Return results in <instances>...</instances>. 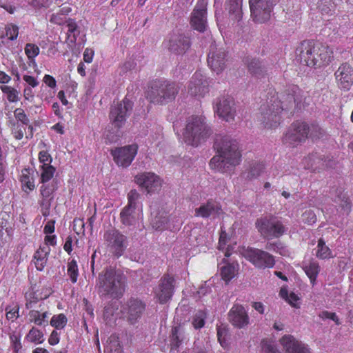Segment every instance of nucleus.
Listing matches in <instances>:
<instances>
[{"instance_id": "f257e3e1", "label": "nucleus", "mask_w": 353, "mask_h": 353, "mask_svg": "<svg viewBox=\"0 0 353 353\" xmlns=\"http://www.w3.org/2000/svg\"><path fill=\"white\" fill-rule=\"evenodd\" d=\"M214 148L217 155L211 160L210 165L218 171L225 172L239 164L241 154L238 141L228 134H216Z\"/></svg>"}, {"instance_id": "f03ea898", "label": "nucleus", "mask_w": 353, "mask_h": 353, "mask_svg": "<svg viewBox=\"0 0 353 353\" xmlns=\"http://www.w3.org/2000/svg\"><path fill=\"white\" fill-rule=\"evenodd\" d=\"M296 52L301 63L314 68L327 65L333 58V52L328 46L314 40L303 41Z\"/></svg>"}, {"instance_id": "7ed1b4c3", "label": "nucleus", "mask_w": 353, "mask_h": 353, "mask_svg": "<svg viewBox=\"0 0 353 353\" xmlns=\"http://www.w3.org/2000/svg\"><path fill=\"white\" fill-rule=\"evenodd\" d=\"M97 287L101 297L120 298L125 291V276L113 268H106L99 273Z\"/></svg>"}, {"instance_id": "20e7f679", "label": "nucleus", "mask_w": 353, "mask_h": 353, "mask_svg": "<svg viewBox=\"0 0 353 353\" xmlns=\"http://www.w3.org/2000/svg\"><path fill=\"white\" fill-rule=\"evenodd\" d=\"M280 102L278 93L274 90H270L266 95L265 102L261 105L257 115L258 120L265 128H274L280 123V114L283 111Z\"/></svg>"}, {"instance_id": "39448f33", "label": "nucleus", "mask_w": 353, "mask_h": 353, "mask_svg": "<svg viewBox=\"0 0 353 353\" xmlns=\"http://www.w3.org/2000/svg\"><path fill=\"white\" fill-rule=\"evenodd\" d=\"M212 134V130L203 117L192 116L187 120L183 135L187 144L196 147L205 142Z\"/></svg>"}, {"instance_id": "423d86ee", "label": "nucleus", "mask_w": 353, "mask_h": 353, "mask_svg": "<svg viewBox=\"0 0 353 353\" xmlns=\"http://www.w3.org/2000/svg\"><path fill=\"white\" fill-rule=\"evenodd\" d=\"M179 86L175 82L155 80L146 92V98L153 103L164 104L174 100L179 93Z\"/></svg>"}, {"instance_id": "0eeeda50", "label": "nucleus", "mask_w": 353, "mask_h": 353, "mask_svg": "<svg viewBox=\"0 0 353 353\" xmlns=\"http://www.w3.org/2000/svg\"><path fill=\"white\" fill-rule=\"evenodd\" d=\"M255 226L261 236L267 239L279 238L288 230L281 219L272 215L257 219Z\"/></svg>"}, {"instance_id": "6e6552de", "label": "nucleus", "mask_w": 353, "mask_h": 353, "mask_svg": "<svg viewBox=\"0 0 353 353\" xmlns=\"http://www.w3.org/2000/svg\"><path fill=\"white\" fill-rule=\"evenodd\" d=\"M133 103L125 97L121 101H114L110 111L112 124L117 128H121L132 110Z\"/></svg>"}, {"instance_id": "1a4fd4ad", "label": "nucleus", "mask_w": 353, "mask_h": 353, "mask_svg": "<svg viewBox=\"0 0 353 353\" xmlns=\"http://www.w3.org/2000/svg\"><path fill=\"white\" fill-rule=\"evenodd\" d=\"M252 20L263 23L270 20L274 6V0H249Z\"/></svg>"}, {"instance_id": "9d476101", "label": "nucleus", "mask_w": 353, "mask_h": 353, "mask_svg": "<svg viewBox=\"0 0 353 353\" xmlns=\"http://www.w3.org/2000/svg\"><path fill=\"white\" fill-rule=\"evenodd\" d=\"M105 244L117 257L121 256L128 246V239L115 228L106 230L103 234Z\"/></svg>"}, {"instance_id": "9b49d317", "label": "nucleus", "mask_w": 353, "mask_h": 353, "mask_svg": "<svg viewBox=\"0 0 353 353\" xmlns=\"http://www.w3.org/2000/svg\"><path fill=\"white\" fill-rule=\"evenodd\" d=\"M228 52L223 48H218L215 43L210 47L208 55V64L216 74L221 72L226 67Z\"/></svg>"}, {"instance_id": "f8f14e48", "label": "nucleus", "mask_w": 353, "mask_h": 353, "mask_svg": "<svg viewBox=\"0 0 353 353\" xmlns=\"http://www.w3.org/2000/svg\"><path fill=\"white\" fill-rule=\"evenodd\" d=\"M308 123L295 121L283 137V142L290 145L304 142L308 138Z\"/></svg>"}, {"instance_id": "ddd939ff", "label": "nucleus", "mask_w": 353, "mask_h": 353, "mask_svg": "<svg viewBox=\"0 0 353 353\" xmlns=\"http://www.w3.org/2000/svg\"><path fill=\"white\" fill-rule=\"evenodd\" d=\"M135 183L148 194H153L160 191L162 180L153 172H142L134 177Z\"/></svg>"}, {"instance_id": "4468645a", "label": "nucleus", "mask_w": 353, "mask_h": 353, "mask_svg": "<svg viewBox=\"0 0 353 353\" xmlns=\"http://www.w3.org/2000/svg\"><path fill=\"white\" fill-rule=\"evenodd\" d=\"M244 255L248 260L258 268H272L275 263L272 255L259 249L248 248L245 251Z\"/></svg>"}, {"instance_id": "2eb2a0df", "label": "nucleus", "mask_w": 353, "mask_h": 353, "mask_svg": "<svg viewBox=\"0 0 353 353\" xmlns=\"http://www.w3.org/2000/svg\"><path fill=\"white\" fill-rule=\"evenodd\" d=\"M138 146L136 144L116 148L111 150V154L114 162L123 168L128 167L137 153Z\"/></svg>"}, {"instance_id": "dca6fc26", "label": "nucleus", "mask_w": 353, "mask_h": 353, "mask_svg": "<svg viewBox=\"0 0 353 353\" xmlns=\"http://www.w3.org/2000/svg\"><path fill=\"white\" fill-rule=\"evenodd\" d=\"M175 287L173 276L165 274L160 279L159 285L154 290L155 296L161 304L167 303L172 296Z\"/></svg>"}, {"instance_id": "f3484780", "label": "nucleus", "mask_w": 353, "mask_h": 353, "mask_svg": "<svg viewBox=\"0 0 353 353\" xmlns=\"http://www.w3.org/2000/svg\"><path fill=\"white\" fill-rule=\"evenodd\" d=\"M207 2L198 0L190 17L192 28L200 32H203L207 26Z\"/></svg>"}, {"instance_id": "a211bd4d", "label": "nucleus", "mask_w": 353, "mask_h": 353, "mask_svg": "<svg viewBox=\"0 0 353 353\" xmlns=\"http://www.w3.org/2000/svg\"><path fill=\"white\" fill-rule=\"evenodd\" d=\"M215 112L220 118L228 122L233 121L236 114L233 98L229 96L218 98L215 105Z\"/></svg>"}, {"instance_id": "6ab92c4d", "label": "nucleus", "mask_w": 353, "mask_h": 353, "mask_svg": "<svg viewBox=\"0 0 353 353\" xmlns=\"http://www.w3.org/2000/svg\"><path fill=\"white\" fill-rule=\"evenodd\" d=\"M229 322L236 328L242 329L250 324V317L248 311L243 305L236 303L230 310L228 314Z\"/></svg>"}, {"instance_id": "aec40b11", "label": "nucleus", "mask_w": 353, "mask_h": 353, "mask_svg": "<svg viewBox=\"0 0 353 353\" xmlns=\"http://www.w3.org/2000/svg\"><path fill=\"white\" fill-rule=\"evenodd\" d=\"M191 46L190 37L183 33H173L169 41L168 48L176 54L185 53Z\"/></svg>"}, {"instance_id": "412c9836", "label": "nucleus", "mask_w": 353, "mask_h": 353, "mask_svg": "<svg viewBox=\"0 0 353 353\" xmlns=\"http://www.w3.org/2000/svg\"><path fill=\"white\" fill-rule=\"evenodd\" d=\"M209 82L207 78L201 72H196L188 85V92L190 95L203 97L208 92Z\"/></svg>"}, {"instance_id": "4be33fe9", "label": "nucleus", "mask_w": 353, "mask_h": 353, "mask_svg": "<svg viewBox=\"0 0 353 353\" xmlns=\"http://www.w3.org/2000/svg\"><path fill=\"white\" fill-rule=\"evenodd\" d=\"M282 110L288 111L295 106L296 103L301 102V90L296 85L289 86L282 94L279 97Z\"/></svg>"}, {"instance_id": "5701e85b", "label": "nucleus", "mask_w": 353, "mask_h": 353, "mask_svg": "<svg viewBox=\"0 0 353 353\" xmlns=\"http://www.w3.org/2000/svg\"><path fill=\"white\" fill-rule=\"evenodd\" d=\"M339 87L349 90L353 84V68L347 63H342L334 73Z\"/></svg>"}, {"instance_id": "b1692460", "label": "nucleus", "mask_w": 353, "mask_h": 353, "mask_svg": "<svg viewBox=\"0 0 353 353\" xmlns=\"http://www.w3.org/2000/svg\"><path fill=\"white\" fill-rule=\"evenodd\" d=\"M223 212L221 205L216 201L210 199L206 203H202L195 209L194 216L207 219L212 217L215 219Z\"/></svg>"}, {"instance_id": "393cba45", "label": "nucleus", "mask_w": 353, "mask_h": 353, "mask_svg": "<svg viewBox=\"0 0 353 353\" xmlns=\"http://www.w3.org/2000/svg\"><path fill=\"white\" fill-rule=\"evenodd\" d=\"M281 343L288 353H310L307 345L296 340L291 335L283 336Z\"/></svg>"}, {"instance_id": "a878e982", "label": "nucleus", "mask_w": 353, "mask_h": 353, "mask_svg": "<svg viewBox=\"0 0 353 353\" xmlns=\"http://www.w3.org/2000/svg\"><path fill=\"white\" fill-rule=\"evenodd\" d=\"M128 321L130 324H134L141 318L145 309V305L141 300L130 299L127 302Z\"/></svg>"}, {"instance_id": "bb28decb", "label": "nucleus", "mask_w": 353, "mask_h": 353, "mask_svg": "<svg viewBox=\"0 0 353 353\" xmlns=\"http://www.w3.org/2000/svg\"><path fill=\"white\" fill-rule=\"evenodd\" d=\"M248 72L254 77L261 79L267 74V70L265 65L257 58L247 57L244 59Z\"/></svg>"}, {"instance_id": "cd10ccee", "label": "nucleus", "mask_w": 353, "mask_h": 353, "mask_svg": "<svg viewBox=\"0 0 353 353\" xmlns=\"http://www.w3.org/2000/svg\"><path fill=\"white\" fill-rule=\"evenodd\" d=\"M330 194L334 196V201L336 203H340L342 208L347 211L350 210V203L346 194L343 193V190L341 188H332L330 190Z\"/></svg>"}, {"instance_id": "c85d7f7f", "label": "nucleus", "mask_w": 353, "mask_h": 353, "mask_svg": "<svg viewBox=\"0 0 353 353\" xmlns=\"http://www.w3.org/2000/svg\"><path fill=\"white\" fill-rule=\"evenodd\" d=\"M239 265L237 263H225L220 268V274L223 281L228 283L237 274Z\"/></svg>"}, {"instance_id": "c756f323", "label": "nucleus", "mask_w": 353, "mask_h": 353, "mask_svg": "<svg viewBox=\"0 0 353 353\" xmlns=\"http://www.w3.org/2000/svg\"><path fill=\"white\" fill-rule=\"evenodd\" d=\"M243 0H228V10L230 16L234 19L239 21L242 17Z\"/></svg>"}, {"instance_id": "7c9ffc66", "label": "nucleus", "mask_w": 353, "mask_h": 353, "mask_svg": "<svg viewBox=\"0 0 353 353\" xmlns=\"http://www.w3.org/2000/svg\"><path fill=\"white\" fill-rule=\"evenodd\" d=\"M136 208L126 205L120 213L121 222L125 225H132L135 221Z\"/></svg>"}, {"instance_id": "2f4dec72", "label": "nucleus", "mask_w": 353, "mask_h": 353, "mask_svg": "<svg viewBox=\"0 0 353 353\" xmlns=\"http://www.w3.org/2000/svg\"><path fill=\"white\" fill-rule=\"evenodd\" d=\"M58 188V180L53 179L52 182L48 184L43 183L41 186V194L43 198V201L41 203V205H44L46 199L50 197Z\"/></svg>"}, {"instance_id": "473e14b6", "label": "nucleus", "mask_w": 353, "mask_h": 353, "mask_svg": "<svg viewBox=\"0 0 353 353\" xmlns=\"http://www.w3.org/2000/svg\"><path fill=\"white\" fill-rule=\"evenodd\" d=\"M264 170V165L261 163H253L248 172L243 174V176L246 179L251 181L261 175Z\"/></svg>"}, {"instance_id": "72a5a7b5", "label": "nucleus", "mask_w": 353, "mask_h": 353, "mask_svg": "<svg viewBox=\"0 0 353 353\" xmlns=\"http://www.w3.org/2000/svg\"><path fill=\"white\" fill-rule=\"evenodd\" d=\"M308 138L312 140L320 139L327 135L326 131L317 123L308 124Z\"/></svg>"}, {"instance_id": "f704fd0d", "label": "nucleus", "mask_w": 353, "mask_h": 353, "mask_svg": "<svg viewBox=\"0 0 353 353\" xmlns=\"http://www.w3.org/2000/svg\"><path fill=\"white\" fill-rule=\"evenodd\" d=\"M65 23L68 28V40H70V42L72 43H74L77 41V37L79 34V32L76 34V31L77 30V25L75 21L72 19L68 18L65 21Z\"/></svg>"}, {"instance_id": "c9c22d12", "label": "nucleus", "mask_w": 353, "mask_h": 353, "mask_svg": "<svg viewBox=\"0 0 353 353\" xmlns=\"http://www.w3.org/2000/svg\"><path fill=\"white\" fill-rule=\"evenodd\" d=\"M303 270L310 278V281L314 283L319 272V266L317 263L310 262L303 267Z\"/></svg>"}, {"instance_id": "e433bc0d", "label": "nucleus", "mask_w": 353, "mask_h": 353, "mask_svg": "<svg viewBox=\"0 0 353 353\" xmlns=\"http://www.w3.org/2000/svg\"><path fill=\"white\" fill-rule=\"evenodd\" d=\"M318 250L316 256L321 259H328L331 257L332 252L330 249L325 245V243L323 239L318 241Z\"/></svg>"}, {"instance_id": "4c0bfd02", "label": "nucleus", "mask_w": 353, "mask_h": 353, "mask_svg": "<svg viewBox=\"0 0 353 353\" xmlns=\"http://www.w3.org/2000/svg\"><path fill=\"white\" fill-rule=\"evenodd\" d=\"M206 314L203 310H199L194 315L192 324L195 329H200L205 325Z\"/></svg>"}, {"instance_id": "58836bf2", "label": "nucleus", "mask_w": 353, "mask_h": 353, "mask_svg": "<svg viewBox=\"0 0 353 353\" xmlns=\"http://www.w3.org/2000/svg\"><path fill=\"white\" fill-rule=\"evenodd\" d=\"M67 321L68 320L65 314H59L52 317L50 325L57 330L62 329L66 325Z\"/></svg>"}, {"instance_id": "ea45409f", "label": "nucleus", "mask_w": 353, "mask_h": 353, "mask_svg": "<svg viewBox=\"0 0 353 353\" xmlns=\"http://www.w3.org/2000/svg\"><path fill=\"white\" fill-rule=\"evenodd\" d=\"M43 170L41 174V182L46 183L52 179L55 172V168L52 165H41Z\"/></svg>"}, {"instance_id": "a19ab883", "label": "nucleus", "mask_w": 353, "mask_h": 353, "mask_svg": "<svg viewBox=\"0 0 353 353\" xmlns=\"http://www.w3.org/2000/svg\"><path fill=\"white\" fill-rule=\"evenodd\" d=\"M68 274L70 276L71 281L74 283L77 281L79 270L77 261L72 259L68 264Z\"/></svg>"}, {"instance_id": "79ce46f5", "label": "nucleus", "mask_w": 353, "mask_h": 353, "mask_svg": "<svg viewBox=\"0 0 353 353\" xmlns=\"http://www.w3.org/2000/svg\"><path fill=\"white\" fill-rule=\"evenodd\" d=\"M25 52L28 58L34 62V58L39 54V48L37 45L29 43L25 46Z\"/></svg>"}, {"instance_id": "37998d69", "label": "nucleus", "mask_w": 353, "mask_h": 353, "mask_svg": "<svg viewBox=\"0 0 353 353\" xmlns=\"http://www.w3.org/2000/svg\"><path fill=\"white\" fill-rule=\"evenodd\" d=\"M42 332L35 327H32L27 335V339L31 342L41 343L43 341Z\"/></svg>"}, {"instance_id": "c03bdc74", "label": "nucleus", "mask_w": 353, "mask_h": 353, "mask_svg": "<svg viewBox=\"0 0 353 353\" xmlns=\"http://www.w3.org/2000/svg\"><path fill=\"white\" fill-rule=\"evenodd\" d=\"M168 222V218L163 216H155L152 219L151 224L155 230H162Z\"/></svg>"}, {"instance_id": "a18cd8bd", "label": "nucleus", "mask_w": 353, "mask_h": 353, "mask_svg": "<svg viewBox=\"0 0 353 353\" xmlns=\"http://www.w3.org/2000/svg\"><path fill=\"white\" fill-rule=\"evenodd\" d=\"M6 36L11 41L17 39L19 34V28L12 23L8 24L5 28Z\"/></svg>"}, {"instance_id": "49530a36", "label": "nucleus", "mask_w": 353, "mask_h": 353, "mask_svg": "<svg viewBox=\"0 0 353 353\" xmlns=\"http://www.w3.org/2000/svg\"><path fill=\"white\" fill-rule=\"evenodd\" d=\"M228 330L225 327H217V337L221 345L223 347L228 345Z\"/></svg>"}, {"instance_id": "de8ad7c7", "label": "nucleus", "mask_w": 353, "mask_h": 353, "mask_svg": "<svg viewBox=\"0 0 353 353\" xmlns=\"http://www.w3.org/2000/svg\"><path fill=\"white\" fill-rule=\"evenodd\" d=\"M10 124L12 125V132L14 134L15 139L20 140L23 137L24 128L21 126L18 122L10 121Z\"/></svg>"}, {"instance_id": "09e8293b", "label": "nucleus", "mask_w": 353, "mask_h": 353, "mask_svg": "<svg viewBox=\"0 0 353 353\" xmlns=\"http://www.w3.org/2000/svg\"><path fill=\"white\" fill-rule=\"evenodd\" d=\"M179 329L177 327H174L172 329V336L170 339V346L171 349H177L181 343V341L178 335Z\"/></svg>"}, {"instance_id": "8fccbe9b", "label": "nucleus", "mask_w": 353, "mask_h": 353, "mask_svg": "<svg viewBox=\"0 0 353 353\" xmlns=\"http://www.w3.org/2000/svg\"><path fill=\"white\" fill-rule=\"evenodd\" d=\"M140 198V194L136 190H131L128 194V205L134 208H137V201Z\"/></svg>"}, {"instance_id": "3c124183", "label": "nucleus", "mask_w": 353, "mask_h": 353, "mask_svg": "<svg viewBox=\"0 0 353 353\" xmlns=\"http://www.w3.org/2000/svg\"><path fill=\"white\" fill-rule=\"evenodd\" d=\"M303 221L309 224L312 225L316 221V216L313 210H307L302 214Z\"/></svg>"}, {"instance_id": "603ef678", "label": "nucleus", "mask_w": 353, "mask_h": 353, "mask_svg": "<svg viewBox=\"0 0 353 353\" xmlns=\"http://www.w3.org/2000/svg\"><path fill=\"white\" fill-rule=\"evenodd\" d=\"M265 249L270 251L279 252L281 254L283 255L285 254L284 252H285V248L279 241L276 243H268L265 245Z\"/></svg>"}, {"instance_id": "864d4df0", "label": "nucleus", "mask_w": 353, "mask_h": 353, "mask_svg": "<svg viewBox=\"0 0 353 353\" xmlns=\"http://www.w3.org/2000/svg\"><path fill=\"white\" fill-rule=\"evenodd\" d=\"M319 316L321 319H322L323 320L326 319H331L334 322H335V323L336 325H340L341 324V321H340L339 319L338 318V316H336V313H334V312H330L329 311L325 310V311L321 312L319 314Z\"/></svg>"}, {"instance_id": "5fc2aeb1", "label": "nucleus", "mask_w": 353, "mask_h": 353, "mask_svg": "<svg viewBox=\"0 0 353 353\" xmlns=\"http://www.w3.org/2000/svg\"><path fill=\"white\" fill-rule=\"evenodd\" d=\"M14 117L17 119L18 121H21L24 125L29 124V119L27 115L25 114V112L21 108H17L14 110Z\"/></svg>"}, {"instance_id": "6e6d98bb", "label": "nucleus", "mask_w": 353, "mask_h": 353, "mask_svg": "<svg viewBox=\"0 0 353 353\" xmlns=\"http://www.w3.org/2000/svg\"><path fill=\"white\" fill-rule=\"evenodd\" d=\"M29 319L31 322L34 323L36 325H42L43 321L41 319V315L40 312L37 310H30L29 312Z\"/></svg>"}, {"instance_id": "4d7b16f0", "label": "nucleus", "mask_w": 353, "mask_h": 353, "mask_svg": "<svg viewBox=\"0 0 353 353\" xmlns=\"http://www.w3.org/2000/svg\"><path fill=\"white\" fill-rule=\"evenodd\" d=\"M262 350L264 353H281L275 345L267 341H262Z\"/></svg>"}, {"instance_id": "13d9d810", "label": "nucleus", "mask_w": 353, "mask_h": 353, "mask_svg": "<svg viewBox=\"0 0 353 353\" xmlns=\"http://www.w3.org/2000/svg\"><path fill=\"white\" fill-rule=\"evenodd\" d=\"M39 161L43 163L42 165H50L52 162V157L47 151H41L39 154Z\"/></svg>"}, {"instance_id": "bf43d9fd", "label": "nucleus", "mask_w": 353, "mask_h": 353, "mask_svg": "<svg viewBox=\"0 0 353 353\" xmlns=\"http://www.w3.org/2000/svg\"><path fill=\"white\" fill-rule=\"evenodd\" d=\"M50 248L48 247L40 248L34 255V259H40V258H48L50 253Z\"/></svg>"}, {"instance_id": "052dcab7", "label": "nucleus", "mask_w": 353, "mask_h": 353, "mask_svg": "<svg viewBox=\"0 0 353 353\" xmlns=\"http://www.w3.org/2000/svg\"><path fill=\"white\" fill-rule=\"evenodd\" d=\"M329 0H319L317 3V8L322 13H328L330 11Z\"/></svg>"}, {"instance_id": "680f3d73", "label": "nucleus", "mask_w": 353, "mask_h": 353, "mask_svg": "<svg viewBox=\"0 0 353 353\" xmlns=\"http://www.w3.org/2000/svg\"><path fill=\"white\" fill-rule=\"evenodd\" d=\"M117 309V308H114L112 304H108V305H106L104 307V310H103V318L105 320H108V319H110L111 316H113L114 312Z\"/></svg>"}, {"instance_id": "e2e57ef3", "label": "nucleus", "mask_w": 353, "mask_h": 353, "mask_svg": "<svg viewBox=\"0 0 353 353\" xmlns=\"http://www.w3.org/2000/svg\"><path fill=\"white\" fill-rule=\"evenodd\" d=\"M54 223L55 221L54 220L48 221L44 227V233L47 234L53 233L54 232Z\"/></svg>"}, {"instance_id": "0e129e2a", "label": "nucleus", "mask_w": 353, "mask_h": 353, "mask_svg": "<svg viewBox=\"0 0 353 353\" xmlns=\"http://www.w3.org/2000/svg\"><path fill=\"white\" fill-rule=\"evenodd\" d=\"M48 342L50 345H54L59 342V334L56 331L53 330L49 337Z\"/></svg>"}, {"instance_id": "69168bd1", "label": "nucleus", "mask_w": 353, "mask_h": 353, "mask_svg": "<svg viewBox=\"0 0 353 353\" xmlns=\"http://www.w3.org/2000/svg\"><path fill=\"white\" fill-rule=\"evenodd\" d=\"M43 81L48 86H49L51 88H54L56 87L55 79L49 74H46L44 76Z\"/></svg>"}, {"instance_id": "338daca9", "label": "nucleus", "mask_w": 353, "mask_h": 353, "mask_svg": "<svg viewBox=\"0 0 353 353\" xmlns=\"http://www.w3.org/2000/svg\"><path fill=\"white\" fill-rule=\"evenodd\" d=\"M34 260L36 268L38 270L41 271L43 270L44 267L46 265L48 258H40V259H34Z\"/></svg>"}, {"instance_id": "774afa93", "label": "nucleus", "mask_w": 353, "mask_h": 353, "mask_svg": "<svg viewBox=\"0 0 353 353\" xmlns=\"http://www.w3.org/2000/svg\"><path fill=\"white\" fill-rule=\"evenodd\" d=\"M94 55V51L92 49L86 48L83 52V60L86 63H91Z\"/></svg>"}]
</instances>
